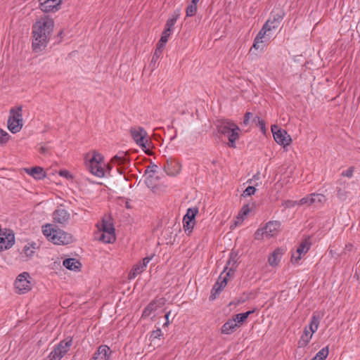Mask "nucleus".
Wrapping results in <instances>:
<instances>
[{
  "label": "nucleus",
  "mask_w": 360,
  "mask_h": 360,
  "mask_svg": "<svg viewBox=\"0 0 360 360\" xmlns=\"http://www.w3.org/2000/svg\"><path fill=\"white\" fill-rule=\"evenodd\" d=\"M27 245H30L34 251L39 248V246L36 243H28Z\"/></svg>",
  "instance_id": "774afa93"
},
{
  "label": "nucleus",
  "mask_w": 360,
  "mask_h": 360,
  "mask_svg": "<svg viewBox=\"0 0 360 360\" xmlns=\"http://www.w3.org/2000/svg\"><path fill=\"white\" fill-rule=\"evenodd\" d=\"M252 122L258 126L263 134L266 133L265 122L262 120L259 116H255L252 119Z\"/></svg>",
  "instance_id": "4c0bfd02"
},
{
  "label": "nucleus",
  "mask_w": 360,
  "mask_h": 360,
  "mask_svg": "<svg viewBox=\"0 0 360 360\" xmlns=\"http://www.w3.org/2000/svg\"><path fill=\"white\" fill-rule=\"evenodd\" d=\"M256 188L254 186H249L243 191V195L245 197L250 196L251 195L254 194Z\"/></svg>",
  "instance_id": "8fccbe9b"
},
{
  "label": "nucleus",
  "mask_w": 360,
  "mask_h": 360,
  "mask_svg": "<svg viewBox=\"0 0 360 360\" xmlns=\"http://www.w3.org/2000/svg\"><path fill=\"white\" fill-rule=\"evenodd\" d=\"M227 281L228 278L226 276H224L223 278H221V276H219L218 281L213 285L212 289L211 290V294L210 296V300H214L217 298V297L219 295V293L226 285Z\"/></svg>",
  "instance_id": "f3484780"
},
{
  "label": "nucleus",
  "mask_w": 360,
  "mask_h": 360,
  "mask_svg": "<svg viewBox=\"0 0 360 360\" xmlns=\"http://www.w3.org/2000/svg\"><path fill=\"white\" fill-rule=\"evenodd\" d=\"M310 246L311 243L309 238L302 240L296 251L292 253L291 262L292 264H297L302 259V256L304 255L309 251Z\"/></svg>",
  "instance_id": "1a4fd4ad"
},
{
  "label": "nucleus",
  "mask_w": 360,
  "mask_h": 360,
  "mask_svg": "<svg viewBox=\"0 0 360 360\" xmlns=\"http://www.w3.org/2000/svg\"><path fill=\"white\" fill-rule=\"evenodd\" d=\"M63 266L69 270L77 271L79 270L82 264L76 259L68 258L65 259L63 263Z\"/></svg>",
  "instance_id": "bb28decb"
},
{
  "label": "nucleus",
  "mask_w": 360,
  "mask_h": 360,
  "mask_svg": "<svg viewBox=\"0 0 360 360\" xmlns=\"http://www.w3.org/2000/svg\"><path fill=\"white\" fill-rule=\"evenodd\" d=\"M262 43H264L263 39H262L261 37H259V36L257 35L254 39L253 45L251 47V49H255L257 50L259 49H261L259 44H262Z\"/></svg>",
  "instance_id": "37998d69"
},
{
  "label": "nucleus",
  "mask_w": 360,
  "mask_h": 360,
  "mask_svg": "<svg viewBox=\"0 0 360 360\" xmlns=\"http://www.w3.org/2000/svg\"><path fill=\"white\" fill-rule=\"evenodd\" d=\"M53 218L55 222L65 224L70 219V214L64 209H57L53 213Z\"/></svg>",
  "instance_id": "412c9836"
},
{
  "label": "nucleus",
  "mask_w": 360,
  "mask_h": 360,
  "mask_svg": "<svg viewBox=\"0 0 360 360\" xmlns=\"http://www.w3.org/2000/svg\"><path fill=\"white\" fill-rule=\"evenodd\" d=\"M56 229L51 224H46L43 227V233L51 241V237L53 235Z\"/></svg>",
  "instance_id": "e433bc0d"
},
{
  "label": "nucleus",
  "mask_w": 360,
  "mask_h": 360,
  "mask_svg": "<svg viewBox=\"0 0 360 360\" xmlns=\"http://www.w3.org/2000/svg\"><path fill=\"white\" fill-rule=\"evenodd\" d=\"M72 237L71 234L65 232L61 229H56L53 235L51 237V241L57 245L68 244L72 242Z\"/></svg>",
  "instance_id": "ddd939ff"
},
{
  "label": "nucleus",
  "mask_w": 360,
  "mask_h": 360,
  "mask_svg": "<svg viewBox=\"0 0 360 360\" xmlns=\"http://www.w3.org/2000/svg\"><path fill=\"white\" fill-rule=\"evenodd\" d=\"M138 153H139V150L131 148V149H129L127 151L124 152V155H114V158L129 157L130 155Z\"/></svg>",
  "instance_id": "a19ab883"
},
{
  "label": "nucleus",
  "mask_w": 360,
  "mask_h": 360,
  "mask_svg": "<svg viewBox=\"0 0 360 360\" xmlns=\"http://www.w3.org/2000/svg\"><path fill=\"white\" fill-rule=\"evenodd\" d=\"M250 212V209L249 208L248 205H245L243 207L242 210L239 212V216H245Z\"/></svg>",
  "instance_id": "bf43d9fd"
},
{
  "label": "nucleus",
  "mask_w": 360,
  "mask_h": 360,
  "mask_svg": "<svg viewBox=\"0 0 360 360\" xmlns=\"http://www.w3.org/2000/svg\"><path fill=\"white\" fill-rule=\"evenodd\" d=\"M63 30H61L58 32V35H57V37H56V39L55 43H59V42H60V41H61V40H62V39H63Z\"/></svg>",
  "instance_id": "0e129e2a"
},
{
  "label": "nucleus",
  "mask_w": 360,
  "mask_h": 360,
  "mask_svg": "<svg viewBox=\"0 0 360 360\" xmlns=\"http://www.w3.org/2000/svg\"><path fill=\"white\" fill-rule=\"evenodd\" d=\"M255 311V310L252 311H248L245 313H240L234 315L233 316V320H235V322L237 323L239 326L246 321V319L248 318V316L252 314Z\"/></svg>",
  "instance_id": "2f4dec72"
},
{
  "label": "nucleus",
  "mask_w": 360,
  "mask_h": 360,
  "mask_svg": "<svg viewBox=\"0 0 360 360\" xmlns=\"http://www.w3.org/2000/svg\"><path fill=\"white\" fill-rule=\"evenodd\" d=\"M131 134L134 141L146 155H155L150 146L151 141L146 137V132L143 128L140 127L138 130L132 129H131Z\"/></svg>",
  "instance_id": "20e7f679"
},
{
  "label": "nucleus",
  "mask_w": 360,
  "mask_h": 360,
  "mask_svg": "<svg viewBox=\"0 0 360 360\" xmlns=\"http://www.w3.org/2000/svg\"><path fill=\"white\" fill-rule=\"evenodd\" d=\"M116 202H117V204H118L121 206L122 205V204H124L125 207H127V209L130 208V205H129V202L128 200L124 198L118 197L117 198Z\"/></svg>",
  "instance_id": "603ef678"
},
{
  "label": "nucleus",
  "mask_w": 360,
  "mask_h": 360,
  "mask_svg": "<svg viewBox=\"0 0 360 360\" xmlns=\"http://www.w3.org/2000/svg\"><path fill=\"white\" fill-rule=\"evenodd\" d=\"M322 317L323 314H321L320 312L315 311L313 313L308 328L309 331H310L312 334H314L318 330Z\"/></svg>",
  "instance_id": "5701e85b"
},
{
  "label": "nucleus",
  "mask_w": 360,
  "mask_h": 360,
  "mask_svg": "<svg viewBox=\"0 0 360 360\" xmlns=\"http://www.w3.org/2000/svg\"><path fill=\"white\" fill-rule=\"evenodd\" d=\"M271 30L267 27V24H264L262 29L259 31L257 33V36L261 37L262 39H264L265 37V34L267 32L271 31Z\"/></svg>",
  "instance_id": "c03bdc74"
},
{
  "label": "nucleus",
  "mask_w": 360,
  "mask_h": 360,
  "mask_svg": "<svg viewBox=\"0 0 360 360\" xmlns=\"http://www.w3.org/2000/svg\"><path fill=\"white\" fill-rule=\"evenodd\" d=\"M167 42V41H165L164 42H162V39H160L157 44L156 49H160V52H162Z\"/></svg>",
  "instance_id": "e2e57ef3"
},
{
  "label": "nucleus",
  "mask_w": 360,
  "mask_h": 360,
  "mask_svg": "<svg viewBox=\"0 0 360 360\" xmlns=\"http://www.w3.org/2000/svg\"><path fill=\"white\" fill-rule=\"evenodd\" d=\"M38 150H39L40 155H44V156L53 155V153L48 144H44V145L40 146L38 148Z\"/></svg>",
  "instance_id": "f704fd0d"
},
{
  "label": "nucleus",
  "mask_w": 360,
  "mask_h": 360,
  "mask_svg": "<svg viewBox=\"0 0 360 360\" xmlns=\"http://www.w3.org/2000/svg\"><path fill=\"white\" fill-rule=\"evenodd\" d=\"M283 254V250L281 248H276L272 254L270 255L268 262L270 266H276L281 261V257Z\"/></svg>",
  "instance_id": "393cba45"
},
{
  "label": "nucleus",
  "mask_w": 360,
  "mask_h": 360,
  "mask_svg": "<svg viewBox=\"0 0 360 360\" xmlns=\"http://www.w3.org/2000/svg\"><path fill=\"white\" fill-rule=\"evenodd\" d=\"M53 27V20L45 15L32 25V46L34 52H41L46 47Z\"/></svg>",
  "instance_id": "f257e3e1"
},
{
  "label": "nucleus",
  "mask_w": 360,
  "mask_h": 360,
  "mask_svg": "<svg viewBox=\"0 0 360 360\" xmlns=\"http://www.w3.org/2000/svg\"><path fill=\"white\" fill-rule=\"evenodd\" d=\"M194 224H195V221H184L183 222V227H184V229L186 233H187V234H190L193 229V227H194Z\"/></svg>",
  "instance_id": "58836bf2"
},
{
  "label": "nucleus",
  "mask_w": 360,
  "mask_h": 360,
  "mask_svg": "<svg viewBox=\"0 0 360 360\" xmlns=\"http://www.w3.org/2000/svg\"><path fill=\"white\" fill-rule=\"evenodd\" d=\"M196 12H197V6H193L189 4L186 8V16L192 17L195 15Z\"/></svg>",
  "instance_id": "ea45409f"
},
{
  "label": "nucleus",
  "mask_w": 360,
  "mask_h": 360,
  "mask_svg": "<svg viewBox=\"0 0 360 360\" xmlns=\"http://www.w3.org/2000/svg\"><path fill=\"white\" fill-rule=\"evenodd\" d=\"M313 334L309 331L308 328L305 327L303 331V334L302 335L300 340L298 341V345L300 347H306L309 342H310V340L312 338Z\"/></svg>",
  "instance_id": "cd10ccee"
},
{
  "label": "nucleus",
  "mask_w": 360,
  "mask_h": 360,
  "mask_svg": "<svg viewBox=\"0 0 360 360\" xmlns=\"http://www.w3.org/2000/svg\"><path fill=\"white\" fill-rule=\"evenodd\" d=\"M96 226L97 230L94 233V239L103 243H110L112 238L111 215L104 216L101 221L96 224Z\"/></svg>",
  "instance_id": "f03ea898"
},
{
  "label": "nucleus",
  "mask_w": 360,
  "mask_h": 360,
  "mask_svg": "<svg viewBox=\"0 0 360 360\" xmlns=\"http://www.w3.org/2000/svg\"><path fill=\"white\" fill-rule=\"evenodd\" d=\"M296 205H297V201H293V200H285L282 203V205L285 207H295Z\"/></svg>",
  "instance_id": "6e6d98bb"
},
{
  "label": "nucleus",
  "mask_w": 360,
  "mask_h": 360,
  "mask_svg": "<svg viewBox=\"0 0 360 360\" xmlns=\"http://www.w3.org/2000/svg\"><path fill=\"white\" fill-rule=\"evenodd\" d=\"M72 344V338H68L63 341H61L56 347L61 350V352H64V355L68 352L69 348Z\"/></svg>",
  "instance_id": "473e14b6"
},
{
  "label": "nucleus",
  "mask_w": 360,
  "mask_h": 360,
  "mask_svg": "<svg viewBox=\"0 0 360 360\" xmlns=\"http://www.w3.org/2000/svg\"><path fill=\"white\" fill-rule=\"evenodd\" d=\"M152 257H146L142 261L136 264L128 274L129 280L135 278L138 275L141 274L147 266Z\"/></svg>",
  "instance_id": "2eb2a0df"
},
{
  "label": "nucleus",
  "mask_w": 360,
  "mask_h": 360,
  "mask_svg": "<svg viewBox=\"0 0 360 360\" xmlns=\"http://www.w3.org/2000/svg\"><path fill=\"white\" fill-rule=\"evenodd\" d=\"M284 15L285 13L283 11H273L271 13L269 19L264 24H267V27H269L271 30L277 29L279 27L284 17Z\"/></svg>",
  "instance_id": "4468645a"
},
{
  "label": "nucleus",
  "mask_w": 360,
  "mask_h": 360,
  "mask_svg": "<svg viewBox=\"0 0 360 360\" xmlns=\"http://www.w3.org/2000/svg\"><path fill=\"white\" fill-rule=\"evenodd\" d=\"M162 52H160V49H156L152 58L151 62L155 63L158 58L161 56Z\"/></svg>",
  "instance_id": "4d7b16f0"
},
{
  "label": "nucleus",
  "mask_w": 360,
  "mask_h": 360,
  "mask_svg": "<svg viewBox=\"0 0 360 360\" xmlns=\"http://www.w3.org/2000/svg\"><path fill=\"white\" fill-rule=\"evenodd\" d=\"M59 175L65 177L66 179L72 178L71 174L68 170H60L59 172Z\"/></svg>",
  "instance_id": "052dcab7"
},
{
  "label": "nucleus",
  "mask_w": 360,
  "mask_h": 360,
  "mask_svg": "<svg viewBox=\"0 0 360 360\" xmlns=\"http://www.w3.org/2000/svg\"><path fill=\"white\" fill-rule=\"evenodd\" d=\"M179 15L180 11L177 9L174 12L172 15L167 20L165 27L172 31V27L175 25L177 19L179 18Z\"/></svg>",
  "instance_id": "7c9ffc66"
},
{
  "label": "nucleus",
  "mask_w": 360,
  "mask_h": 360,
  "mask_svg": "<svg viewBox=\"0 0 360 360\" xmlns=\"http://www.w3.org/2000/svg\"><path fill=\"white\" fill-rule=\"evenodd\" d=\"M309 205L319 207L326 201V196L321 193H311L308 195Z\"/></svg>",
  "instance_id": "b1692460"
},
{
  "label": "nucleus",
  "mask_w": 360,
  "mask_h": 360,
  "mask_svg": "<svg viewBox=\"0 0 360 360\" xmlns=\"http://www.w3.org/2000/svg\"><path fill=\"white\" fill-rule=\"evenodd\" d=\"M172 32V30L165 27V29L162 33V36L160 37V39H162V42H164V41H168V39H169Z\"/></svg>",
  "instance_id": "de8ad7c7"
},
{
  "label": "nucleus",
  "mask_w": 360,
  "mask_h": 360,
  "mask_svg": "<svg viewBox=\"0 0 360 360\" xmlns=\"http://www.w3.org/2000/svg\"><path fill=\"white\" fill-rule=\"evenodd\" d=\"M164 168L168 175L175 176L179 173L181 169V164L178 159H167Z\"/></svg>",
  "instance_id": "dca6fc26"
},
{
  "label": "nucleus",
  "mask_w": 360,
  "mask_h": 360,
  "mask_svg": "<svg viewBox=\"0 0 360 360\" xmlns=\"http://www.w3.org/2000/svg\"><path fill=\"white\" fill-rule=\"evenodd\" d=\"M281 226V223L278 221H270L265 225L264 233H266V238L273 237L278 233Z\"/></svg>",
  "instance_id": "aec40b11"
},
{
  "label": "nucleus",
  "mask_w": 360,
  "mask_h": 360,
  "mask_svg": "<svg viewBox=\"0 0 360 360\" xmlns=\"http://www.w3.org/2000/svg\"><path fill=\"white\" fill-rule=\"evenodd\" d=\"M329 353L328 347H325L322 348L314 357H313L311 359L314 360H325Z\"/></svg>",
  "instance_id": "72a5a7b5"
},
{
  "label": "nucleus",
  "mask_w": 360,
  "mask_h": 360,
  "mask_svg": "<svg viewBox=\"0 0 360 360\" xmlns=\"http://www.w3.org/2000/svg\"><path fill=\"white\" fill-rule=\"evenodd\" d=\"M9 134L0 129V145L4 144L6 143L9 139Z\"/></svg>",
  "instance_id": "79ce46f5"
},
{
  "label": "nucleus",
  "mask_w": 360,
  "mask_h": 360,
  "mask_svg": "<svg viewBox=\"0 0 360 360\" xmlns=\"http://www.w3.org/2000/svg\"><path fill=\"white\" fill-rule=\"evenodd\" d=\"M162 335L163 334L161 329L158 328L157 330L152 331L150 338L151 340H154L155 339H159L161 336H162Z\"/></svg>",
  "instance_id": "49530a36"
},
{
  "label": "nucleus",
  "mask_w": 360,
  "mask_h": 360,
  "mask_svg": "<svg viewBox=\"0 0 360 360\" xmlns=\"http://www.w3.org/2000/svg\"><path fill=\"white\" fill-rule=\"evenodd\" d=\"M84 158H104L103 155H101L98 151H96V150H90L89 152H88L87 153H86L84 155Z\"/></svg>",
  "instance_id": "a18cd8bd"
},
{
  "label": "nucleus",
  "mask_w": 360,
  "mask_h": 360,
  "mask_svg": "<svg viewBox=\"0 0 360 360\" xmlns=\"http://www.w3.org/2000/svg\"><path fill=\"white\" fill-rule=\"evenodd\" d=\"M239 325L235 322L233 319H229L221 327V333L223 334H231L233 333Z\"/></svg>",
  "instance_id": "a878e982"
},
{
  "label": "nucleus",
  "mask_w": 360,
  "mask_h": 360,
  "mask_svg": "<svg viewBox=\"0 0 360 360\" xmlns=\"http://www.w3.org/2000/svg\"><path fill=\"white\" fill-rule=\"evenodd\" d=\"M157 302L158 300H153L150 302L143 309L142 317H148L152 314V312L155 311L158 307Z\"/></svg>",
  "instance_id": "c756f323"
},
{
  "label": "nucleus",
  "mask_w": 360,
  "mask_h": 360,
  "mask_svg": "<svg viewBox=\"0 0 360 360\" xmlns=\"http://www.w3.org/2000/svg\"><path fill=\"white\" fill-rule=\"evenodd\" d=\"M354 170V167H350L347 169H346L345 171H343L342 172V175L344 176H347V177L350 178L353 175Z\"/></svg>",
  "instance_id": "5fc2aeb1"
},
{
  "label": "nucleus",
  "mask_w": 360,
  "mask_h": 360,
  "mask_svg": "<svg viewBox=\"0 0 360 360\" xmlns=\"http://www.w3.org/2000/svg\"><path fill=\"white\" fill-rule=\"evenodd\" d=\"M145 176V183L146 186L154 193L160 194V193L166 191V186H159L157 184L158 178L155 175V170H149L148 169H146Z\"/></svg>",
  "instance_id": "423d86ee"
},
{
  "label": "nucleus",
  "mask_w": 360,
  "mask_h": 360,
  "mask_svg": "<svg viewBox=\"0 0 360 360\" xmlns=\"http://www.w3.org/2000/svg\"><path fill=\"white\" fill-rule=\"evenodd\" d=\"M64 356V352H61L58 347L54 348V349L51 352L49 360H60V359Z\"/></svg>",
  "instance_id": "c9c22d12"
},
{
  "label": "nucleus",
  "mask_w": 360,
  "mask_h": 360,
  "mask_svg": "<svg viewBox=\"0 0 360 360\" xmlns=\"http://www.w3.org/2000/svg\"><path fill=\"white\" fill-rule=\"evenodd\" d=\"M157 167H158L156 165L150 163V165L148 166L147 169H148L149 170H155V173Z\"/></svg>",
  "instance_id": "338daca9"
},
{
  "label": "nucleus",
  "mask_w": 360,
  "mask_h": 360,
  "mask_svg": "<svg viewBox=\"0 0 360 360\" xmlns=\"http://www.w3.org/2000/svg\"><path fill=\"white\" fill-rule=\"evenodd\" d=\"M39 8L44 13H55L60 8L62 0H39Z\"/></svg>",
  "instance_id": "f8f14e48"
},
{
  "label": "nucleus",
  "mask_w": 360,
  "mask_h": 360,
  "mask_svg": "<svg viewBox=\"0 0 360 360\" xmlns=\"http://www.w3.org/2000/svg\"><path fill=\"white\" fill-rule=\"evenodd\" d=\"M198 208H188L187 210L186 214H188L189 217H191V218L195 219V217L196 214H198Z\"/></svg>",
  "instance_id": "864d4df0"
},
{
  "label": "nucleus",
  "mask_w": 360,
  "mask_h": 360,
  "mask_svg": "<svg viewBox=\"0 0 360 360\" xmlns=\"http://www.w3.org/2000/svg\"><path fill=\"white\" fill-rule=\"evenodd\" d=\"M309 198L308 195L302 198L299 201H297V205H309Z\"/></svg>",
  "instance_id": "680f3d73"
},
{
  "label": "nucleus",
  "mask_w": 360,
  "mask_h": 360,
  "mask_svg": "<svg viewBox=\"0 0 360 360\" xmlns=\"http://www.w3.org/2000/svg\"><path fill=\"white\" fill-rule=\"evenodd\" d=\"M25 172L37 180L43 179L46 177V172L41 167L36 166L30 168H25Z\"/></svg>",
  "instance_id": "4be33fe9"
},
{
  "label": "nucleus",
  "mask_w": 360,
  "mask_h": 360,
  "mask_svg": "<svg viewBox=\"0 0 360 360\" xmlns=\"http://www.w3.org/2000/svg\"><path fill=\"white\" fill-rule=\"evenodd\" d=\"M195 221L194 219L191 218V217H189L188 214H185L184 218H183V222L184 221Z\"/></svg>",
  "instance_id": "69168bd1"
},
{
  "label": "nucleus",
  "mask_w": 360,
  "mask_h": 360,
  "mask_svg": "<svg viewBox=\"0 0 360 360\" xmlns=\"http://www.w3.org/2000/svg\"><path fill=\"white\" fill-rule=\"evenodd\" d=\"M217 131L220 134L227 136L229 147H236V141L239 139L238 132L240 129L233 121L229 120H222L217 125Z\"/></svg>",
  "instance_id": "7ed1b4c3"
},
{
  "label": "nucleus",
  "mask_w": 360,
  "mask_h": 360,
  "mask_svg": "<svg viewBox=\"0 0 360 360\" xmlns=\"http://www.w3.org/2000/svg\"><path fill=\"white\" fill-rule=\"evenodd\" d=\"M34 252V250L27 244L24 246L22 251L20 252V259L23 262L27 261L33 256Z\"/></svg>",
  "instance_id": "c85d7f7f"
},
{
  "label": "nucleus",
  "mask_w": 360,
  "mask_h": 360,
  "mask_svg": "<svg viewBox=\"0 0 360 360\" xmlns=\"http://www.w3.org/2000/svg\"><path fill=\"white\" fill-rule=\"evenodd\" d=\"M238 262V255L236 252H231L229 259L227 261L226 265L224 267V272L226 271V276L228 278L234 274L236 268V263Z\"/></svg>",
  "instance_id": "a211bd4d"
},
{
  "label": "nucleus",
  "mask_w": 360,
  "mask_h": 360,
  "mask_svg": "<svg viewBox=\"0 0 360 360\" xmlns=\"http://www.w3.org/2000/svg\"><path fill=\"white\" fill-rule=\"evenodd\" d=\"M271 131L274 140L280 145L287 146L291 141L290 136L287 135L285 130H282L277 125L271 126Z\"/></svg>",
  "instance_id": "9b49d317"
},
{
  "label": "nucleus",
  "mask_w": 360,
  "mask_h": 360,
  "mask_svg": "<svg viewBox=\"0 0 360 360\" xmlns=\"http://www.w3.org/2000/svg\"><path fill=\"white\" fill-rule=\"evenodd\" d=\"M22 108L21 105L12 108L9 111L8 119V129L13 134L19 132L23 126V120L22 114Z\"/></svg>",
  "instance_id": "39448f33"
},
{
  "label": "nucleus",
  "mask_w": 360,
  "mask_h": 360,
  "mask_svg": "<svg viewBox=\"0 0 360 360\" xmlns=\"http://www.w3.org/2000/svg\"><path fill=\"white\" fill-rule=\"evenodd\" d=\"M252 114L250 112H247L245 115H244V119H243V124L244 125H248L249 123H250V120L252 117Z\"/></svg>",
  "instance_id": "13d9d810"
},
{
  "label": "nucleus",
  "mask_w": 360,
  "mask_h": 360,
  "mask_svg": "<svg viewBox=\"0 0 360 360\" xmlns=\"http://www.w3.org/2000/svg\"><path fill=\"white\" fill-rule=\"evenodd\" d=\"M15 243V235L12 230L4 229L0 233V252L10 249Z\"/></svg>",
  "instance_id": "6e6552de"
},
{
  "label": "nucleus",
  "mask_w": 360,
  "mask_h": 360,
  "mask_svg": "<svg viewBox=\"0 0 360 360\" xmlns=\"http://www.w3.org/2000/svg\"><path fill=\"white\" fill-rule=\"evenodd\" d=\"M103 159H89L85 162L86 169L94 176L103 177L105 175V164Z\"/></svg>",
  "instance_id": "0eeeda50"
},
{
  "label": "nucleus",
  "mask_w": 360,
  "mask_h": 360,
  "mask_svg": "<svg viewBox=\"0 0 360 360\" xmlns=\"http://www.w3.org/2000/svg\"><path fill=\"white\" fill-rule=\"evenodd\" d=\"M337 196L341 200H345L347 197V193L342 188H338L337 191Z\"/></svg>",
  "instance_id": "3c124183"
},
{
  "label": "nucleus",
  "mask_w": 360,
  "mask_h": 360,
  "mask_svg": "<svg viewBox=\"0 0 360 360\" xmlns=\"http://www.w3.org/2000/svg\"><path fill=\"white\" fill-rule=\"evenodd\" d=\"M28 278H30V274L27 272H23L17 277L15 281V287L18 293L22 294L31 289L30 283L27 280Z\"/></svg>",
  "instance_id": "9d476101"
},
{
  "label": "nucleus",
  "mask_w": 360,
  "mask_h": 360,
  "mask_svg": "<svg viewBox=\"0 0 360 360\" xmlns=\"http://www.w3.org/2000/svg\"><path fill=\"white\" fill-rule=\"evenodd\" d=\"M264 237H266V233H264V228L257 229L255 233V238L256 240H261Z\"/></svg>",
  "instance_id": "09e8293b"
},
{
  "label": "nucleus",
  "mask_w": 360,
  "mask_h": 360,
  "mask_svg": "<svg viewBox=\"0 0 360 360\" xmlns=\"http://www.w3.org/2000/svg\"><path fill=\"white\" fill-rule=\"evenodd\" d=\"M112 353L111 349L107 345H101L91 360H109Z\"/></svg>",
  "instance_id": "6ab92c4d"
}]
</instances>
